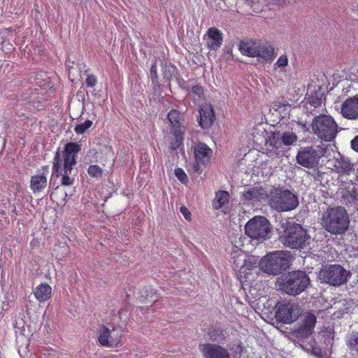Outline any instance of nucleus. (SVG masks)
Returning <instances> with one entry per match:
<instances>
[{"label":"nucleus","instance_id":"obj_1","mask_svg":"<svg viewBox=\"0 0 358 358\" xmlns=\"http://www.w3.org/2000/svg\"><path fill=\"white\" fill-rule=\"evenodd\" d=\"M81 147L77 143H68L63 150H57L53 160L52 178L50 185L58 188L59 185L53 181L55 177L61 178V184L64 186L73 185L76 171L74 167L76 164V157Z\"/></svg>","mask_w":358,"mask_h":358},{"label":"nucleus","instance_id":"obj_2","mask_svg":"<svg viewBox=\"0 0 358 358\" xmlns=\"http://www.w3.org/2000/svg\"><path fill=\"white\" fill-rule=\"evenodd\" d=\"M321 220L325 230L334 235L345 234L350 226L349 215L341 206L327 209L322 213Z\"/></svg>","mask_w":358,"mask_h":358},{"label":"nucleus","instance_id":"obj_3","mask_svg":"<svg viewBox=\"0 0 358 358\" xmlns=\"http://www.w3.org/2000/svg\"><path fill=\"white\" fill-rule=\"evenodd\" d=\"M292 261L288 251H275L268 253L259 262L262 271L268 274L278 275L285 271Z\"/></svg>","mask_w":358,"mask_h":358},{"label":"nucleus","instance_id":"obj_4","mask_svg":"<svg viewBox=\"0 0 358 358\" xmlns=\"http://www.w3.org/2000/svg\"><path fill=\"white\" fill-rule=\"evenodd\" d=\"M313 133L324 141H333L338 134V124L329 115H320L312 122Z\"/></svg>","mask_w":358,"mask_h":358},{"label":"nucleus","instance_id":"obj_5","mask_svg":"<svg viewBox=\"0 0 358 358\" xmlns=\"http://www.w3.org/2000/svg\"><path fill=\"white\" fill-rule=\"evenodd\" d=\"M297 141L296 135L292 131H286L282 134H273L265 140L266 153L270 157L282 156L284 153V145H293Z\"/></svg>","mask_w":358,"mask_h":358},{"label":"nucleus","instance_id":"obj_6","mask_svg":"<svg viewBox=\"0 0 358 358\" xmlns=\"http://www.w3.org/2000/svg\"><path fill=\"white\" fill-rule=\"evenodd\" d=\"M271 206L277 211H289L299 205L297 196L288 190L272 189L269 192Z\"/></svg>","mask_w":358,"mask_h":358},{"label":"nucleus","instance_id":"obj_7","mask_svg":"<svg viewBox=\"0 0 358 358\" xmlns=\"http://www.w3.org/2000/svg\"><path fill=\"white\" fill-rule=\"evenodd\" d=\"M245 231L250 238L262 243L270 238L271 226L265 217L255 216L246 223Z\"/></svg>","mask_w":358,"mask_h":358},{"label":"nucleus","instance_id":"obj_8","mask_svg":"<svg viewBox=\"0 0 358 358\" xmlns=\"http://www.w3.org/2000/svg\"><path fill=\"white\" fill-rule=\"evenodd\" d=\"M350 276L348 271L341 265H329L323 267L319 272L318 278L322 282L338 286L345 283Z\"/></svg>","mask_w":358,"mask_h":358},{"label":"nucleus","instance_id":"obj_9","mask_svg":"<svg viewBox=\"0 0 358 358\" xmlns=\"http://www.w3.org/2000/svg\"><path fill=\"white\" fill-rule=\"evenodd\" d=\"M310 284L308 275L301 271L290 272L283 282L284 291L289 295H297L305 290Z\"/></svg>","mask_w":358,"mask_h":358},{"label":"nucleus","instance_id":"obj_10","mask_svg":"<svg viewBox=\"0 0 358 358\" xmlns=\"http://www.w3.org/2000/svg\"><path fill=\"white\" fill-rule=\"evenodd\" d=\"M282 243L291 248H303L308 243L310 236L306 231L298 224L289 226L281 237Z\"/></svg>","mask_w":358,"mask_h":358},{"label":"nucleus","instance_id":"obj_11","mask_svg":"<svg viewBox=\"0 0 358 358\" xmlns=\"http://www.w3.org/2000/svg\"><path fill=\"white\" fill-rule=\"evenodd\" d=\"M326 147L322 145L302 148L296 155V162L306 168H313L316 166L320 159L326 152Z\"/></svg>","mask_w":358,"mask_h":358},{"label":"nucleus","instance_id":"obj_12","mask_svg":"<svg viewBox=\"0 0 358 358\" xmlns=\"http://www.w3.org/2000/svg\"><path fill=\"white\" fill-rule=\"evenodd\" d=\"M301 312V308L296 303H282L278 307L276 317L284 323L291 324L298 319Z\"/></svg>","mask_w":358,"mask_h":358},{"label":"nucleus","instance_id":"obj_13","mask_svg":"<svg viewBox=\"0 0 358 358\" xmlns=\"http://www.w3.org/2000/svg\"><path fill=\"white\" fill-rule=\"evenodd\" d=\"M194 155L195 161L192 164V171L200 173L201 166H205L210 162L213 150L206 144L199 143L194 146Z\"/></svg>","mask_w":358,"mask_h":358},{"label":"nucleus","instance_id":"obj_14","mask_svg":"<svg viewBox=\"0 0 358 358\" xmlns=\"http://www.w3.org/2000/svg\"><path fill=\"white\" fill-rule=\"evenodd\" d=\"M122 331L112 326L102 327L99 331V342L103 346L115 347L121 341Z\"/></svg>","mask_w":358,"mask_h":358},{"label":"nucleus","instance_id":"obj_15","mask_svg":"<svg viewBox=\"0 0 358 358\" xmlns=\"http://www.w3.org/2000/svg\"><path fill=\"white\" fill-rule=\"evenodd\" d=\"M167 117L173 127V134L176 139L175 143L171 145V149L175 150L178 148L183 140V131L180 127L182 115L178 110H172L168 113Z\"/></svg>","mask_w":358,"mask_h":358},{"label":"nucleus","instance_id":"obj_16","mask_svg":"<svg viewBox=\"0 0 358 358\" xmlns=\"http://www.w3.org/2000/svg\"><path fill=\"white\" fill-rule=\"evenodd\" d=\"M199 350L203 358H231L229 350L217 344H201Z\"/></svg>","mask_w":358,"mask_h":358},{"label":"nucleus","instance_id":"obj_17","mask_svg":"<svg viewBox=\"0 0 358 358\" xmlns=\"http://www.w3.org/2000/svg\"><path fill=\"white\" fill-rule=\"evenodd\" d=\"M49 175V167L43 166L37 173L33 176L30 180V188L34 194L43 192L48 185V176Z\"/></svg>","mask_w":358,"mask_h":358},{"label":"nucleus","instance_id":"obj_18","mask_svg":"<svg viewBox=\"0 0 358 358\" xmlns=\"http://www.w3.org/2000/svg\"><path fill=\"white\" fill-rule=\"evenodd\" d=\"M341 114L348 120H358V96L348 98L342 103Z\"/></svg>","mask_w":358,"mask_h":358},{"label":"nucleus","instance_id":"obj_19","mask_svg":"<svg viewBox=\"0 0 358 358\" xmlns=\"http://www.w3.org/2000/svg\"><path fill=\"white\" fill-rule=\"evenodd\" d=\"M200 126L203 129L209 128L215 120V113L210 104L204 103L201 106L199 110Z\"/></svg>","mask_w":358,"mask_h":358},{"label":"nucleus","instance_id":"obj_20","mask_svg":"<svg viewBox=\"0 0 358 358\" xmlns=\"http://www.w3.org/2000/svg\"><path fill=\"white\" fill-rule=\"evenodd\" d=\"M244 200L248 203L254 204L257 201H265L269 195L268 192L262 187H252L243 194Z\"/></svg>","mask_w":358,"mask_h":358},{"label":"nucleus","instance_id":"obj_21","mask_svg":"<svg viewBox=\"0 0 358 358\" xmlns=\"http://www.w3.org/2000/svg\"><path fill=\"white\" fill-rule=\"evenodd\" d=\"M229 194L226 191H218L215 193V199L212 206L214 210H221V211L227 214L229 213Z\"/></svg>","mask_w":358,"mask_h":358},{"label":"nucleus","instance_id":"obj_22","mask_svg":"<svg viewBox=\"0 0 358 358\" xmlns=\"http://www.w3.org/2000/svg\"><path fill=\"white\" fill-rule=\"evenodd\" d=\"M316 316L311 313H308L304 315L303 322L299 328V334L302 337H308L313 332L316 323Z\"/></svg>","mask_w":358,"mask_h":358},{"label":"nucleus","instance_id":"obj_23","mask_svg":"<svg viewBox=\"0 0 358 358\" xmlns=\"http://www.w3.org/2000/svg\"><path fill=\"white\" fill-rule=\"evenodd\" d=\"M207 45L212 50L218 49L222 43V34L216 28L211 27L208 30Z\"/></svg>","mask_w":358,"mask_h":358},{"label":"nucleus","instance_id":"obj_24","mask_svg":"<svg viewBox=\"0 0 358 358\" xmlns=\"http://www.w3.org/2000/svg\"><path fill=\"white\" fill-rule=\"evenodd\" d=\"M335 171L338 173H348L352 169V164L348 157L341 156L339 158H335L331 162Z\"/></svg>","mask_w":358,"mask_h":358},{"label":"nucleus","instance_id":"obj_25","mask_svg":"<svg viewBox=\"0 0 358 358\" xmlns=\"http://www.w3.org/2000/svg\"><path fill=\"white\" fill-rule=\"evenodd\" d=\"M34 294L38 301H46L51 296L52 287L46 283L41 284L35 288Z\"/></svg>","mask_w":358,"mask_h":358},{"label":"nucleus","instance_id":"obj_26","mask_svg":"<svg viewBox=\"0 0 358 358\" xmlns=\"http://www.w3.org/2000/svg\"><path fill=\"white\" fill-rule=\"evenodd\" d=\"M273 52V49L270 45L266 44L256 45L255 57L268 61L272 59Z\"/></svg>","mask_w":358,"mask_h":358},{"label":"nucleus","instance_id":"obj_27","mask_svg":"<svg viewBox=\"0 0 358 358\" xmlns=\"http://www.w3.org/2000/svg\"><path fill=\"white\" fill-rule=\"evenodd\" d=\"M203 95V87L200 85H194L188 92V96L192 99L195 104H197Z\"/></svg>","mask_w":358,"mask_h":358},{"label":"nucleus","instance_id":"obj_28","mask_svg":"<svg viewBox=\"0 0 358 358\" xmlns=\"http://www.w3.org/2000/svg\"><path fill=\"white\" fill-rule=\"evenodd\" d=\"M347 345L352 355L358 354V333L350 334L347 340Z\"/></svg>","mask_w":358,"mask_h":358},{"label":"nucleus","instance_id":"obj_29","mask_svg":"<svg viewBox=\"0 0 358 358\" xmlns=\"http://www.w3.org/2000/svg\"><path fill=\"white\" fill-rule=\"evenodd\" d=\"M255 48L256 44H250L248 42H241L239 45L241 53L249 57H255Z\"/></svg>","mask_w":358,"mask_h":358},{"label":"nucleus","instance_id":"obj_30","mask_svg":"<svg viewBox=\"0 0 358 358\" xmlns=\"http://www.w3.org/2000/svg\"><path fill=\"white\" fill-rule=\"evenodd\" d=\"M343 199L345 203L351 206L358 205V194L353 188L352 191H348L343 196Z\"/></svg>","mask_w":358,"mask_h":358},{"label":"nucleus","instance_id":"obj_31","mask_svg":"<svg viewBox=\"0 0 358 358\" xmlns=\"http://www.w3.org/2000/svg\"><path fill=\"white\" fill-rule=\"evenodd\" d=\"M288 64V59L286 55H281L278 59L277 62L274 64V68L279 72H285L286 66Z\"/></svg>","mask_w":358,"mask_h":358},{"label":"nucleus","instance_id":"obj_32","mask_svg":"<svg viewBox=\"0 0 358 358\" xmlns=\"http://www.w3.org/2000/svg\"><path fill=\"white\" fill-rule=\"evenodd\" d=\"M253 130L254 131L252 133V135L253 136L252 141L254 143H260L263 142L265 129L262 127V126L259 125L257 128H253Z\"/></svg>","mask_w":358,"mask_h":358},{"label":"nucleus","instance_id":"obj_33","mask_svg":"<svg viewBox=\"0 0 358 358\" xmlns=\"http://www.w3.org/2000/svg\"><path fill=\"white\" fill-rule=\"evenodd\" d=\"M208 338L213 342H220L224 339L222 332L219 329H213L208 333Z\"/></svg>","mask_w":358,"mask_h":358},{"label":"nucleus","instance_id":"obj_34","mask_svg":"<svg viewBox=\"0 0 358 358\" xmlns=\"http://www.w3.org/2000/svg\"><path fill=\"white\" fill-rule=\"evenodd\" d=\"M87 173L90 177L100 178L102 176L103 170L98 165H90L87 169Z\"/></svg>","mask_w":358,"mask_h":358},{"label":"nucleus","instance_id":"obj_35","mask_svg":"<svg viewBox=\"0 0 358 358\" xmlns=\"http://www.w3.org/2000/svg\"><path fill=\"white\" fill-rule=\"evenodd\" d=\"M92 125V122L91 120H85L83 123H80L76 126L75 131L78 134H84L88 129H90Z\"/></svg>","mask_w":358,"mask_h":358},{"label":"nucleus","instance_id":"obj_36","mask_svg":"<svg viewBox=\"0 0 358 358\" xmlns=\"http://www.w3.org/2000/svg\"><path fill=\"white\" fill-rule=\"evenodd\" d=\"M176 176L178 179L182 182L185 183L187 181V177L185 171L180 169L178 168L175 170Z\"/></svg>","mask_w":358,"mask_h":358},{"label":"nucleus","instance_id":"obj_37","mask_svg":"<svg viewBox=\"0 0 358 358\" xmlns=\"http://www.w3.org/2000/svg\"><path fill=\"white\" fill-rule=\"evenodd\" d=\"M97 83L96 78L94 76H88L86 79V85L89 87H93Z\"/></svg>","mask_w":358,"mask_h":358},{"label":"nucleus","instance_id":"obj_38","mask_svg":"<svg viewBox=\"0 0 358 358\" xmlns=\"http://www.w3.org/2000/svg\"><path fill=\"white\" fill-rule=\"evenodd\" d=\"M180 212L187 221L191 220V213L185 206H182L180 208Z\"/></svg>","mask_w":358,"mask_h":358},{"label":"nucleus","instance_id":"obj_39","mask_svg":"<svg viewBox=\"0 0 358 358\" xmlns=\"http://www.w3.org/2000/svg\"><path fill=\"white\" fill-rule=\"evenodd\" d=\"M101 152L108 157H112L113 154L112 148L109 145H105L103 147V148L101 150Z\"/></svg>","mask_w":358,"mask_h":358},{"label":"nucleus","instance_id":"obj_40","mask_svg":"<svg viewBox=\"0 0 358 358\" xmlns=\"http://www.w3.org/2000/svg\"><path fill=\"white\" fill-rule=\"evenodd\" d=\"M351 148L353 150L358 152V135L356 136L350 142Z\"/></svg>","mask_w":358,"mask_h":358},{"label":"nucleus","instance_id":"obj_41","mask_svg":"<svg viewBox=\"0 0 358 358\" xmlns=\"http://www.w3.org/2000/svg\"><path fill=\"white\" fill-rule=\"evenodd\" d=\"M174 71H175V69H174V67L173 66H169V73L165 72L164 73V76L166 78H169L174 73Z\"/></svg>","mask_w":358,"mask_h":358},{"label":"nucleus","instance_id":"obj_42","mask_svg":"<svg viewBox=\"0 0 358 358\" xmlns=\"http://www.w3.org/2000/svg\"><path fill=\"white\" fill-rule=\"evenodd\" d=\"M150 72H151V74L152 75V76H155V77H156V73H157V66H156V64H153L151 66V69H150Z\"/></svg>","mask_w":358,"mask_h":358},{"label":"nucleus","instance_id":"obj_43","mask_svg":"<svg viewBox=\"0 0 358 358\" xmlns=\"http://www.w3.org/2000/svg\"><path fill=\"white\" fill-rule=\"evenodd\" d=\"M238 257L239 258V261L245 262V255L242 253V251H238Z\"/></svg>","mask_w":358,"mask_h":358},{"label":"nucleus","instance_id":"obj_44","mask_svg":"<svg viewBox=\"0 0 358 358\" xmlns=\"http://www.w3.org/2000/svg\"><path fill=\"white\" fill-rule=\"evenodd\" d=\"M143 294H145V297H148L149 296V294H148L147 289L143 290Z\"/></svg>","mask_w":358,"mask_h":358},{"label":"nucleus","instance_id":"obj_45","mask_svg":"<svg viewBox=\"0 0 358 358\" xmlns=\"http://www.w3.org/2000/svg\"><path fill=\"white\" fill-rule=\"evenodd\" d=\"M234 264L236 265V267H238L240 266L239 264H241V262H236V260L234 261Z\"/></svg>","mask_w":358,"mask_h":358},{"label":"nucleus","instance_id":"obj_46","mask_svg":"<svg viewBox=\"0 0 358 358\" xmlns=\"http://www.w3.org/2000/svg\"><path fill=\"white\" fill-rule=\"evenodd\" d=\"M357 11H358V8H357Z\"/></svg>","mask_w":358,"mask_h":358}]
</instances>
